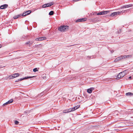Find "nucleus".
Returning <instances> with one entry per match:
<instances>
[{
	"instance_id": "1",
	"label": "nucleus",
	"mask_w": 133,
	"mask_h": 133,
	"mask_svg": "<svg viewBox=\"0 0 133 133\" xmlns=\"http://www.w3.org/2000/svg\"><path fill=\"white\" fill-rule=\"evenodd\" d=\"M69 26H68L63 25L59 27L58 29L62 32H65L68 30Z\"/></svg>"
},
{
	"instance_id": "2",
	"label": "nucleus",
	"mask_w": 133,
	"mask_h": 133,
	"mask_svg": "<svg viewBox=\"0 0 133 133\" xmlns=\"http://www.w3.org/2000/svg\"><path fill=\"white\" fill-rule=\"evenodd\" d=\"M53 4V2H51L49 3L45 4L42 6V8H46V7L50 6L52 5Z\"/></svg>"
},
{
	"instance_id": "3",
	"label": "nucleus",
	"mask_w": 133,
	"mask_h": 133,
	"mask_svg": "<svg viewBox=\"0 0 133 133\" xmlns=\"http://www.w3.org/2000/svg\"><path fill=\"white\" fill-rule=\"evenodd\" d=\"M127 74V70H125L124 71H123V72H121L119 74V76L121 75V77H124L125 75Z\"/></svg>"
},
{
	"instance_id": "4",
	"label": "nucleus",
	"mask_w": 133,
	"mask_h": 133,
	"mask_svg": "<svg viewBox=\"0 0 133 133\" xmlns=\"http://www.w3.org/2000/svg\"><path fill=\"white\" fill-rule=\"evenodd\" d=\"M34 77V76H28L27 77H25L24 78H21L19 79H18L16 81H15V82H18L19 81H21L22 80H23V79H26L30 78H32Z\"/></svg>"
},
{
	"instance_id": "5",
	"label": "nucleus",
	"mask_w": 133,
	"mask_h": 133,
	"mask_svg": "<svg viewBox=\"0 0 133 133\" xmlns=\"http://www.w3.org/2000/svg\"><path fill=\"white\" fill-rule=\"evenodd\" d=\"M79 106H77L74 107L72 108L69 109L70 110V112L73 111L77 109H78L79 108Z\"/></svg>"
},
{
	"instance_id": "6",
	"label": "nucleus",
	"mask_w": 133,
	"mask_h": 133,
	"mask_svg": "<svg viewBox=\"0 0 133 133\" xmlns=\"http://www.w3.org/2000/svg\"><path fill=\"white\" fill-rule=\"evenodd\" d=\"M86 20V19L85 18H82L78 19L77 20L76 22H84Z\"/></svg>"
},
{
	"instance_id": "7",
	"label": "nucleus",
	"mask_w": 133,
	"mask_h": 133,
	"mask_svg": "<svg viewBox=\"0 0 133 133\" xmlns=\"http://www.w3.org/2000/svg\"><path fill=\"white\" fill-rule=\"evenodd\" d=\"M8 6V5L6 4L2 5L0 6V8L1 9H5Z\"/></svg>"
},
{
	"instance_id": "8",
	"label": "nucleus",
	"mask_w": 133,
	"mask_h": 133,
	"mask_svg": "<svg viewBox=\"0 0 133 133\" xmlns=\"http://www.w3.org/2000/svg\"><path fill=\"white\" fill-rule=\"evenodd\" d=\"M122 57L123 59L129 58H131L132 57V55H124L122 56Z\"/></svg>"
},
{
	"instance_id": "9",
	"label": "nucleus",
	"mask_w": 133,
	"mask_h": 133,
	"mask_svg": "<svg viewBox=\"0 0 133 133\" xmlns=\"http://www.w3.org/2000/svg\"><path fill=\"white\" fill-rule=\"evenodd\" d=\"M125 95L126 96H133V93L131 92L127 93Z\"/></svg>"
},
{
	"instance_id": "10",
	"label": "nucleus",
	"mask_w": 133,
	"mask_h": 133,
	"mask_svg": "<svg viewBox=\"0 0 133 133\" xmlns=\"http://www.w3.org/2000/svg\"><path fill=\"white\" fill-rule=\"evenodd\" d=\"M46 74H43L42 75L43 77H42V78L44 80L43 81L44 82L47 80V78H46Z\"/></svg>"
},
{
	"instance_id": "11",
	"label": "nucleus",
	"mask_w": 133,
	"mask_h": 133,
	"mask_svg": "<svg viewBox=\"0 0 133 133\" xmlns=\"http://www.w3.org/2000/svg\"><path fill=\"white\" fill-rule=\"evenodd\" d=\"M94 89V88H91L90 89H88L87 90V92L89 93H91L92 92V90Z\"/></svg>"
},
{
	"instance_id": "12",
	"label": "nucleus",
	"mask_w": 133,
	"mask_h": 133,
	"mask_svg": "<svg viewBox=\"0 0 133 133\" xmlns=\"http://www.w3.org/2000/svg\"><path fill=\"white\" fill-rule=\"evenodd\" d=\"M102 15H105L106 14H107L109 12V11H102Z\"/></svg>"
},
{
	"instance_id": "13",
	"label": "nucleus",
	"mask_w": 133,
	"mask_h": 133,
	"mask_svg": "<svg viewBox=\"0 0 133 133\" xmlns=\"http://www.w3.org/2000/svg\"><path fill=\"white\" fill-rule=\"evenodd\" d=\"M70 112V111L69 109L67 110H65L63 111V113H67Z\"/></svg>"
},
{
	"instance_id": "14",
	"label": "nucleus",
	"mask_w": 133,
	"mask_h": 133,
	"mask_svg": "<svg viewBox=\"0 0 133 133\" xmlns=\"http://www.w3.org/2000/svg\"><path fill=\"white\" fill-rule=\"evenodd\" d=\"M21 16V14H20L18 15H15L14 16L13 18L15 19H17L19 17H20Z\"/></svg>"
},
{
	"instance_id": "15",
	"label": "nucleus",
	"mask_w": 133,
	"mask_h": 133,
	"mask_svg": "<svg viewBox=\"0 0 133 133\" xmlns=\"http://www.w3.org/2000/svg\"><path fill=\"white\" fill-rule=\"evenodd\" d=\"M34 42V41H29V42H27L26 43V44H29V45H30L31 44H32Z\"/></svg>"
},
{
	"instance_id": "16",
	"label": "nucleus",
	"mask_w": 133,
	"mask_h": 133,
	"mask_svg": "<svg viewBox=\"0 0 133 133\" xmlns=\"http://www.w3.org/2000/svg\"><path fill=\"white\" fill-rule=\"evenodd\" d=\"M117 12H113V13H112L110 15V16H115V15H117Z\"/></svg>"
},
{
	"instance_id": "17",
	"label": "nucleus",
	"mask_w": 133,
	"mask_h": 133,
	"mask_svg": "<svg viewBox=\"0 0 133 133\" xmlns=\"http://www.w3.org/2000/svg\"><path fill=\"white\" fill-rule=\"evenodd\" d=\"M5 78L6 79H12V75H10L8 77H5Z\"/></svg>"
},
{
	"instance_id": "18",
	"label": "nucleus",
	"mask_w": 133,
	"mask_h": 133,
	"mask_svg": "<svg viewBox=\"0 0 133 133\" xmlns=\"http://www.w3.org/2000/svg\"><path fill=\"white\" fill-rule=\"evenodd\" d=\"M13 102V100L12 99H11L9 101H8L7 102L8 103V104H10Z\"/></svg>"
},
{
	"instance_id": "19",
	"label": "nucleus",
	"mask_w": 133,
	"mask_h": 133,
	"mask_svg": "<svg viewBox=\"0 0 133 133\" xmlns=\"http://www.w3.org/2000/svg\"><path fill=\"white\" fill-rule=\"evenodd\" d=\"M19 73H16L15 74H14V76H15V77H16L18 76H19Z\"/></svg>"
},
{
	"instance_id": "20",
	"label": "nucleus",
	"mask_w": 133,
	"mask_h": 133,
	"mask_svg": "<svg viewBox=\"0 0 133 133\" xmlns=\"http://www.w3.org/2000/svg\"><path fill=\"white\" fill-rule=\"evenodd\" d=\"M54 12L53 11H50L49 13V15H53Z\"/></svg>"
},
{
	"instance_id": "21",
	"label": "nucleus",
	"mask_w": 133,
	"mask_h": 133,
	"mask_svg": "<svg viewBox=\"0 0 133 133\" xmlns=\"http://www.w3.org/2000/svg\"><path fill=\"white\" fill-rule=\"evenodd\" d=\"M117 59H118V60L119 61L121 59H123V58L122 56H121L120 57H117Z\"/></svg>"
},
{
	"instance_id": "22",
	"label": "nucleus",
	"mask_w": 133,
	"mask_h": 133,
	"mask_svg": "<svg viewBox=\"0 0 133 133\" xmlns=\"http://www.w3.org/2000/svg\"><path fill=\"white\" fill-rule=\"evenodd\" d=\"M27 12L26 11H25L24 13L21 16H24L26 15H26V14Z\"/></svg>"
},
{
	"instance_id": "23",
	"label": "nucleus",
	"mask_w": 133,
	"mask_h": 133,
	"mask_svg": "<svg viewBox=\"0 0 133 133\" xmlns=\"http://www.w3.org/2000/svg\"><path fill=\"white\" fill-rule=\"evenodd\" d=\"M35 40L37 41H39L42 40V37H40L39 38H36L35 39Z\"/></svg>"
},
{
	"instance_id": "24",
	"label": "nucleus",
	"mask_w": 133,
	"mask_h": 133,
	"mask_svg": "<svg viewBox=\"0 0 133 133\" xmlns=\"http://www.w3.org/2000/svg\"><path fill=\"white\" fill-rule=\"evenodd\" d=\"M27 13L26 14V15H28L31 12V10H28L26 11Z\"/></svg>"
},
{
	"instance_id": "25",
	"label": "nucleus",
	"mask_w": 133,
	"mask_h": 133,
	"mask_svg": "<svg viewBox=\"0 0 133 133\" xmlns=\"http://www.w3.org/2000/svg\"><path fill=\"white\" fill-rule=\"evenodd\" d=\"M121 75L119 76V74L118 75L117 77L116 78V79L117 80L120 79L122 77H121Z\"/></svg>"
},
{
	"instance_id": "26",
	"label": "nucleus",
	"mask_w": 133,
	"mask_h": 133,
	"mask_svg": "<svg viewBox=\"0 0 133 133\" xmlns=\"http://www.w3.org/2000/svg\"><path fill=\"white\" fill-rule=\"evenodd\" d=\"M33 71L34 72H36L37 71H38L37 69V68H35L33 70Z\"/></svg>"
},
{
	"instance_id": "27",
	"label": "nucleus",
	"mask_w": 133,
	"mask_h": 133,
	"mask_svg": "<svg viewBox=\"0 0 133 133\" xmlns=\"http://www.w3.org/2000/svg\"><path fill=\"white\" fill-rule=\"evenodd\" d=\"M132 5H126L127 8H128L129 7H131L132 6Z\"/></svg>"
},
{
	"instance_id": "28",
	"label": "nucleus",
	"mask_w": 133,
	"mask_h": 133,
	"mask_svg": "<svg viewBox=\"0 0 133 133\" xmlns=\"http://www.w3.org/2000/svg\"><path fill=\"white\" fill-rule=\"evenodd\" d=\"M47 92V90H45L43 92H42V95L44 94Z\"/></svg>"
},
{
	"instance_id": "29",
	"label": "nucleus",
	"mask_w": 133,
	"mask_h": 133,
	"mask_svg": "<svg viewBox=\"0 0 133 133\" xmlns=\"http://www.w3.org/2000/svg\"><path fill=\"white\" fill-rule=\"evenodd\" d=\"M15 124H17L19 123L18 121H15Z\"/></svg>"
},
{
	"instance_id": "30",
	"label": "nucleus",
	"mask_w": 133,
	"mask_h": 133,
	"mask_svg": "<svg viewBox=\"0 0 133 133\" xmlns=\"http://www.w3.org/2000/svg\"><path fill=\"white\" fill-rule=\"evenodd\" d=\"M46 39V38L45 37H42V41Z\"/></svg>"
},
{
	"instance_id": "31",
	"label": "nucleus",
	"mask_w": 133,
	"mask_h": 133,
	"mask_svg": "<svg viewBox=\"0 0 133 133\" xmlns=\"http://www.w3.org/2000/svg\"><path fill=\"white\" fill-rule=\"evenodd\" d=\"M8 104V102H6L5 103H4V104H3V106H5V105H7V104Z\"/></svg>"
},
{
	"instance_id": "32",
	"label": "nucleus",
	"mask_w": 133,
	"mask_h": 133,
	"mask_svg": "<svg viewBox=\"0 0 133 133\" xmlns=\"http://www.w3.org/2000/svg\"><path fill=\"white\" fill-rule=\"evenodd\" d=\"M121 12H117V15L118 14V15H120V14H121Z\"/></svg>"
},
{
	"instance_id": "33",
	"label": "nucleus",
	"mask_w": 133,
	"mask_h": 133,
	"mask_svg": "<svg viewBox=\"0 0 133 133\" xmlns=\"http://www.w3.org/2000/svg\"><path fill=\"white\" fill-rule=\"evenodd\" d=\"M128 79H133V78H132L131 76H130L128 78Z\"/></svg>"
},
{
	"instance_id": "34",
	"label": "nucleus",
	"mask_w": 133,
	"mask_h": 133,
	"mask_svg": "<svg viewBox=\"0 0 133 133\" xmlns=\"http://www.w3.org/2000/svg\"><path fill=\"white\" fill-rule=\"evenodd\" d=\"M127 8L126 5L123 6L121 7L122 8Z\"/></svg>"
},
{
	"instance_id": "35",
	"label": "nucleus",
	"mask_w": 133,
	"mask_h": 133,
	"mask_svg": "<svg viewBox=\"0 0 133 133\" xmlns=\"http://www.w3.org/2000/svg\"><path fill=\"white\" fill-rule=\"evenodd\" d=\"M119 61L118 60V59H117V58H116L115 60V62H117L118 61Z\"/></svg>"
},
{
	"instance_id": "36",
	"label": "nucleus",
	"mask_w": 133,
	"mask_h": 133,
	"mask_svg": "<svg viewBox=\"0 0 133 133\" xmlns=\"http://www.w3.org/2000/svg\"><path fill=\"white\" fill-rule=\"evenodd\" d=\"M92 57H91L90 56H87L88 58V59H90V58L91 59V58H91Z\"/></svg>"
},
{
	"instance_id": "37",
	"label": "nucleus",
	"mask_w": 133,
	"mask_h": 133,
	"mask_svg": "<svg viewBox=\"0 0 133 133\" xmlns=\"http://www.w3.org/2000/svg\"><path fill=\"white\" fill-rule=\"evenodd\" d=\"M127 11V10H123L122 11H121V12H122V13H124V12H125V11Z\"/></svg>"
},
{
	"instance_id": "38",
	"label": "nucleus",
	"mask_w": 133,
	"mask_h": 133,
	"mask_svg": "<svg viewBox=\"0 0 133 133\" xmlns=\"http://www.w3.org/2000/svg\"><path fill=\"white\" fill-rule=\"evenodd\" d=\"M12 79L14 78H15V76H14V74H13L12 75Z\"/></svg>"
},
{
	"instance_id": "39",
	"label": "nucleus",
	"mask_w": 133,
	"mask_h": 133,
	"mask_svg": "<svg viewBox=\"0 0 133 133\" xmlns=\"http://www.w3.org/2000/svg\"><path fill=\"white\" fill-rule=\"evenodd\" d=\"M130 111H131V110H130V109L129 110V111H128L129 112V113H130V114L131 113V112Z\"/></svg>"
},
{
	"instance_id": "40",
	"label": "nucleus",
	"mask_w": 133,
	"mask_h": 133,
	"mask_svg": "<svg viewBox=\"0 0 133 133\" xmlns=\"http://www.w3.org/2000/svg\"><path fill=\"white\" fill-rule=\"evenodd\" d=\"M97 15H100V13H99H99H97Z\"/></svg>"
},
{
	"instance_id": "41",
	"label": "nucleus",
	"mask_w": 133,
	"mask_h": 133,
	"mask_svg": "<svg viewBox=\"0 0 133 133\" xmlns=\"http://www.w3.org/2000/svg\"><path fill=\"white\" fill-rule=\"evenodd\" d=\"M99 13H100V15H102V11L100 12H99Z\"/></svg>"
},
{
	"instance_id": "42",
	"label": "nucleus",
	"mask_w": 133,
	"mask_h": 133,
	"mask_svg": "<svg viewBox=\"0 0 133 133\" xmlns=\"http://www.w3.org/2000/svg\"><path fill=\"white\" fill-rule=\"evenodd\" d=\"M111 53H112V52H114V51H113V50L111 51Z\"/></svg>"
},
{
	"instance_id": "43",
	"label": "nucleus",
	"mask_w": 133,
	"mask_h": 133,
	"mask_svg": "<svg viewBox=\"0 0 133 133\" xmlns=\"http://www.w3.org/2000/svg\"><path fill=\"white\" fill-rule=\"evenodd\" d=\"M1 45H0V48H1Z\"/></svg>"
},
{
	"instance_id": "44",
	"label": "nucleus",
	"mask_w": 133,
	"mask_h": 133,
	"mask_svg": "<svg viewBox=\"0 0 133 133\" xmlns=\"http://www.w3.org/2000/svg\"><path fill=\"white\" fill-rule=\"evenodd\" d=\"M24 37H25V36H24Z\"/></svg>"
}]
</instances>
